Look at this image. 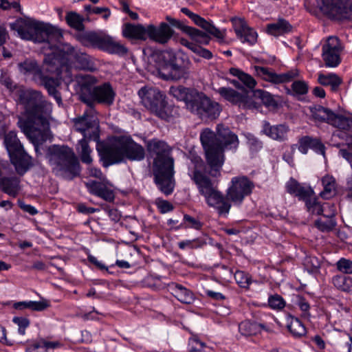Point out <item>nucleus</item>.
Wrapping results in <instances>:
<instances>
[{"instance_id":"1","label":"nucleus","mask_w":352,"mask_h":352,"mask_svg":"<svg viewBox=\"0 0 352 352\" xmlns=\"http://www.w3.org/2000/svg\"><path fill=\"white\" fill-rule=\"evenodd\" d=\"M188 176L197 186L200 195L204 197L206 204L214 208L220 217H227L232 204L240 206L254 188V182L248 177H234L224 195L214 187L211 179L205 174V164L199 156L191 155Z\"/></svg>"},{"instance_id":"2","label":"nucleus","mask_w":352,"mask_h":352,"mask_svg":"<svg viewBox=\"0 0 352 352\" xmlns=\"http://www.w3.org/2000/svg\"><path fill=\"white\" fill-rule=\"evenodd\" d=\"M18 67L21 73L32 74V81L38 86L43 87L58 105L62 104L61 94L58 88L62 82L67 85L72 82L71 67L67 60H58L54 55L51 59L50 57L45 59L42 68L36 60L30 59L19 63Z\"/></svg>"},{"instance_id":"3","label":"nucleus","mask_w":352,"mask_h":352,"mask_svg":"<svg viewBox=\"0 0 352 352\" xmlns=\"http://www.w3.org/2000/svg\"><path fill=\"white\" fill-rule=\"evenodd\" d=\"M200 140L206 154V159L212 177L220 175L224 163L225 150H236L239 144L237 135L228 127L217 124V133L207 128L200 134Z\"/></svg>"},{"instance_id":"4","label":"nucleus","mask_w":352,"mask_h":352,"mask_svg":"<svg viewBox=\"0 0 352 352\" xmlns=\"http://www.w3.org/2000/svg\"><path fill=\"white\" fill-rule=\"evenodd\" d=\"M146 146L148 155L153 160L154 181L162 192L169 195L173 192L175 184L171 148L166 142L157 138L146 141Z\"/></svg>"},{"instance_id":"5","label":"nucleus","mask_w":352,"mask_h":352,"mask_svg":"<svg viewBox=\"0 0 352 352\" xmlns=\"http://www.w3.org/2000/svg\"><path fill=\"white\" fill-rule=\"evenodd\" d=\"M169 94L177 100L184 101L186 109L204 122L216 120L221 111L218 102L194 88L182 85L172 86Z\"/></svg>"},{"instance_id":"6","label":"nucleus","mask_w":352,"mask_h":352,"mask_svg":"<svg viewBox=\"0 0 352 352\" xmlns=\"http://www.w3.org/2000/svg\"><path fill=\"white\" fill-rule=\"evenodd\" d=\"M10 29L24 40L47 43L52 50L59 48L63 38L60 30L31 18H19L10 24Z\"/></svg>"},{"instance_id":"7","label":"nucleus","mask_w":352,"mask_h":352,"mask_svg":"<svg viewBox=\"0 0 352 352\" xmlns=\"http://www.w3.org/2000/svg\"><path fill=\"white\" fill-rule=\"evenodd\" d=\"M146 155L144 148L135 142L130 135L113 137L111 144L102 151L103 165L108 166L124 160L140 162Z\"/></svg>"},{"instance_id":"8","label":"nucleus","mask_w":352,"mask_h":352,"mask_svg":"<svg viewBox=\"0 0 352 352\" xmlns=\"http://www.w3.org/2000/svg\"><path fill=\"white\" fill-rule=\"evenodd\" d=\"M45 156L56 176L72 180L80 175V162L74 150L68 146L52 145L47 148Z\"/></svg>"},{"instance_id":"9","label":"nucleus","mask_w":352,"mask_h":352,"mask_svg":"<svg viewBox=\"0 0 352 352\" xmlns=\"http://www.w3.org/2000/svg\"><path fill=\"white\" fill-rule=\"evenodd\" d=\"M17 102L22 107L24 115H28L34 122H43L48 120L52 104L46 100L41 91L19 88Z\"/></svg>"},{"instance_id":"10","label":"nucleus","mask_w":352,"mask_h":352,"mask_svg":"<svg viewBox=\"0 0 352 352\" xmlns=\"http://www.w3.org/2000/svg\"><path fill=\"white\" fill-rule=\"evenodd\" d=\"M174 34L168 24L162 22L158 27L150 24L146 28L141 24L124 23L122 35L127 38L145 41L147 37L160 44L167 43Z\"/></svg>"},{"instance_id":"11","label":"nucleus","mask_w":352,"mask_h":352,"mask_svg":"<svg viewBox=\"0 0 352 352\" xmlns=\"http://www.w3.org/2000/svg\"><path fill=\"white\" fill-rule=\"evenodd\" d=\"M142 104L160 119L169 120L173 117L172 109L168 105L166 96L158 88L150 86L142 87L138 92Z\"/></svg>"},{"instance_id":"12","label":"nucleus","mask_w":352,"mask_h":352,"mask_svg":"<svg viewBox=\"0 0 352 352\" xmlns=\"http://www.w3.org/2000/svg\"><path fill=\"white\" fill-rule=\"evenodd\" d=\"M304 6L309 12L318 17L352 19V1H305Z\"/></svg>"},{"instance_id":"13","label":"nucleus","mask_w":352,"mask_h":352,"mask_svg":"<svg viewBox=\"0 0 352 352\" xmlns=\"http://www.w3.org/2000/svg\"><path fill=\"white\" fill-rule=\"evenodd\" d=\"M73 122L75 130L84 137L96 142L99 140V121L94 107H88L82 116L73 120Z\"/></svg>"},{"instance_id":"14","label":"nucleus","mask_w":352,"mask_h":352,"mask_svg":"<svg viewBox=\"0 0 352 352\" xmlns=\"http://www.w3.org/2000/svg\"><path fill=\"white\" fill-rule=\"evenodd\" d=\"M114 97L115 93L109 83H104L93 89H82L80 94V100L89 107H94L96 102L111 105Z\"/></svg>"},{"instance_id":"15","label":"nucleus","mask_w":352,"mask_h":352,"mask_svg":"<svg viewBox=\"0 0 352 352\" xmlns=\"http://www.w3.org/2000/svg\"><path fill=\"white\" fill-rule=\"evenodd\" d=\"M215 91L226 100L240 108L258 110L261 107L260 102L250 97L245 89H243L242 92H239L231 87H221Z\"/></svg>"},{"instance_id":"16","label":"nucleus","mask_w":352,"mask_h":352,"mask_svg":"<svg viewBox=\"0 0 352 352\" xmlns=\"http://www.w3.org/2000/svg\"><path fill=\"white\" fill-rule=\"evenodd\" d=\"M344 45L335 36H329L322 47V58L327 67H336L341 61Z\"/></svg>"},{"instance_id":"17","label":"nucleus","mask_w":352,"mask_h":352,"mask_svg":"<svg viewBox=\"0 0 352 352\" xmlns=\"http://www.w3.org/2000/svg\"><path fill=\"white\" fill-rule=\"evenodd\" d=\"M60 52L63 54L61 57L56 58L58 60H61L63 58L67 60L69 65L71 67V71L72 72V67L69 60V56H74L75 59V67L80 70H87L93 72L96 69V65L90 56L86 53L77 51L75 47L68 43L63 45L62 48L60 49ZM73 75V74L72 73Z\"/></svg>"},{"instance_id":"18","label":"nucleus","mask_w":352,"mask_h":352,"mask_svg":"<svg viewBox=\"0 0 352 352\" xmlns=\"http://www.w3.org/2000/svg\"><path fill=\"white\" fill-rule=\"evenodd\" d=\"M237 37L243 42L254 45L257 40V33L249 28L244 19L234 17L231 19Z\"/></svg>"},{"instance_id":"19","label":"nucleus","mask_w":352,"mask_h":352,"mask_svg":"<svg viewBox=\"0 0 352 352\" xmlns=\"http://www.w3.org/2000/svg\"><path fill=\"white\" fill-rule=\"evenodd\" d=\"M9 156L16 173L20 175H24L33 166L32 158L28 154L24 148Z\"/></svg>"},{"instance_id":"20","label":"nucleus","mask_w":352,"mask_h":352,"mask_svg":"<svg viewBox=\"0 0 352 352\" xmlns=\"http://www.w3.org/2000/svg\"><path fill=\"white\" fill-rule=\"evenodd\" d=\"M25 116V119L19 117L17 122L18 126L21 129V130L28 137H32V133L33 132V129L36 130H45L49 128V120H46L45 122H34V120H31L28 115H24Z\"/></svg>"},{"instance_id":"21","label":"nucleus","mask_w":352,"mask_h":352,"mask_svg":"<svg viewBox=\"0 0 352 352\" xmlns=\"http://www.w3.org/2000/svg\"><path fill=\"white\" fill-rule=\"evenodd\" d=\"M160 77L166 80H179L181 79H186L189 76V71L184 65H180L177 61L172 63V65L168 67V72L164 73L162 71L159 72Z\"/></svg>"},{"instance_id":"22","label":"nucleus","mask_w":352,"mask_h":352,"mask_svg":"<svg viewBox=\"0 0 352 352\" xmlns=\"http://www.w3.org/2000/svg\"><path fill=\"white\" fill-rule=\"evenodd\" d=\"M255 72L262 79L274 84L286 82V74H277L272 69L265 67L254 66Z\"/></svg>"},{"instance_id":"23","label":"nucleus","mask_w":352,"mask_h":352,"mask_svg":"<svg viewBox=\"0 0 352 352\" xmlns=\"http://www.w3.org/2000/svg\"><path fill=\"white\" fill-rule=\"evenodd\" d=\"M20 180L16 177H3L0 179V190L12 197H16L20 190Z\"/></svg>"},{"instance_id":"24","label":"nucleus","mask_w":352,"mask_h":352,"mask_svg":"<svg viewBox=\"0 0 352 352\" xmlns=\"http://www.w3.org/2000/svg\"><path fill=\"white\" fill-rule=\"evenodd\" d=\"M192 21L199 27L204 29L208 34L214 36L217 38H223L225 36V31H221L216 28L213 24L206 21L197 14H192L190 17Z\"/></svg>"},{"instance_id":"25","label":"nucleus","mask_w":352,"mask_h":352,"mask_svg":"<svg viewBox=\"0 0 352 352\" xmlns=\"http://www.w3.org/2000/svg\"><path fill=\"white\" fill-rule=\"evenodd\" d=\"M3 143L9 155L24 148L14 131H10L4 134Z\"/></svg>"},{"instance_id":"26","label":"nucleus","mask_w":352,"mask_h":352,"mask_svg":"<svg viewBox=\"0 0 352 352\" xmlns=\"http://www.w3.org/2000/svg\"><path fill=\"white\" fill-rule=\"evenodd\" d=\"M170 289L173 295L181 302L190 304L194 300L193 293L181 285L172 283Z\"/></svg>"},{"instance_id":"27","label":"nucleus","mask_w":352,"mask_h":352,"mask_svg":"<svg viewBox=\"0 0 352 352\" xmlns=\"http://www.w3.org/2000/svg\"><path fill=\"white\" fill-rule=\"evenodd\" d=\"M262 132L274 140L283 141L286 135V126L284 124L271 126L268 122L264 121Z\"/></svg>"},{"instance_id":"28","label":"nucleus","mask_w":352,"mask_h":352,"mask_svg":"<svg viewBox=\"0 0 352 352\" xmlns=\"http://www.w3.org/2000/svg\"><path fill=\"white\" fill-rule=\"evenodd\" d=\"M50 307V303L46 300L41 301H21L13 304V308L16 310L30 309L34 311H42Z\"/></svg>"},{"instance_id":"29","label":"nucleus","mask_w":352,"mask_h":352,"mask_svg":"<svg viewBox=\"0 0 352 352\" xmlns=\"http://www.w3.org/2000/svg\"><path fill=\"white\" fill-rule=\"evenodd\" d=\"M318 82L323 86H329L331 91H337L342 83V78L335 73L327 74L320 73L318 76Z\"/></svg>"},{"instance_id":"30","label":"nucleus","mask_w":352,"mask_h":352,"mask_svg":"<svg viewBox=\"0 0 352 352\" xmlns=\"http://www.w3.org/2000/svg\"><path fill=\"white\" fill-rule=\"evenodd\" d=\"M102 50L121 56H124L128 52V50L124 45L110 36H106Z\"/></svg>"},{"instance_id":"31","label":"nucleus","mask_w":352,"mask_h":352,"mask_svg":"<svg viewBox=\"0 0 352 352\" xmlns=\"http://www.w3.org/2000/svg\"><path fill=\"white\" fill-rule=\"evenodd\" d=\"M311 118L316 121H324L330 124L333 112L320 105L309 107Z\"/></svg>"},{"instance_id":"32","label":"nucleus","mask_w":352,"mask_h":352,"mask_svg":"<svg viewBox=\"0 0 352 352\" xmlns=\"http://www.w3.org/2000/svg\"><path fill=\"white\" fill-rule=\"evenodd\" d=\"M89 138H83L78 141L77 145V151L80 154V160L82 163L90 164L92 162V157H91V149L89 146V141H91Z\"/></svg>"},{"instance_id":"33","label":"nucleus","mask_w":352,"mask_h":352,"mask_svg":"<svg viewBox=\"0 0 352 352\" xmlns=\"http://www.w3.org/2000/svg\"><path fill=\"white\" fill-rule=\"evenodd\" d=\"M254 96L270 109L275 110L280 105L279 101L267 91L258 89L254 92Z\"/></svg>"},{"instance_id":"34","label":"nucleus","mask_w":352,"mask_h":352,"mask_svg":"<svg viewBox=\"0 0 352 352\" xmlns=\"http://www.w3.org/2000/svg\"><path fill=\"white\" fill-rule=\"evenodd\" d=\"M323 190L320 192V196L328 199L336 195V179L330 175H326L322 179Z\"/></svg>"},{"instance_id":"35","label":"nucleus","mask_w":352,"mask_h":352,"mask_svg":"<svg viewBox=\"0 0 352 352\" xmlns=\"http://www.w3.org/2000/svg\"><path fill=\"white\" fill-rule=\"evenodd\" d=\"M287 192L298 197L299 199H305L309 194H313L311 188H305L301 186L300 184L293 178H291L287 184Z\"/></svg>"},{"instance_id":"36","label":"nucleus","mask_w":352,"mask_h":352,"mask_svg":"<svg viewBox=\"0 0 352 352\" xmlns=\"http://www.w3.org/2000/svg\"><path fill=\"white\" fill-rule=\"evenodd\" d=\"M106 36H101L94 32H88L82 36L81 43L85 46H91L102 49Z\"/></svg>"},{"instance_id":"37","label":"nucleus","mask_w":352,"mask_h":352,"mask_svg":"<svg viewBox=\"0 0 352 352\" xmlns=\"http://www.w3.org/2000/svg\"><path fill=\"white\" fill-rule=\"evenodd\" d=\"M287 329L295 338H300L306 334V329L296 318L287 316Z\"/></svg>"},{"instance_id":"38","label":"nucleus","mask_w":352,"mask_h":352,"mask_svg":"<svg viewBox=\"0 0 352 352\" xmlns=\"http://www.w3.org/2000/svg\"><path fill=\"white\" fill-rule=\"evenodd\" d=\"M185 34L188 35L196 44L208 45L210 41V37L208 34L190 26L186 28Z\"/></svg>"},{"instance_id":"39","label":"nucleus","mask_w":352,"mask_h":352,"mask_svg":"<svg viewBox=\"0 0 352 352\" xmlns=\"http://www.w3.org/2000/svg\"><path fill=\"white\" fill-rule=\"evenodd\" d=\"M229 73L231 75L237 77L238 79L250 89H254L256 84V80L252 76L243 72L238 68L231 67L229 69Z\"/></svg>"},{"instance_id":"40","label":"nucleus","mask_w":352,"mask_h":352,"mask_svg":"<svg viewBox=\"0 0 352 352\" xmlns=\"http://www.w3.org/2000/svg\"><path fill=\"white\" fill-rule=\"evenodd\" d=\"M261 329H265L263 324L250 321H243L239 324V332L245 336L256 335L260 331Z\"/></svg>"},{"instance_id":"41","label":"nucleus","mask_w":352,"mask_h":352,"mask_svg":"<svg viewBox=\"0 0 352 352\" xmlns=\"http://www.w3.org/2000/svg\"><path fill=\"white\" fill-rule=\"evenodd\" d=\"M302 199L305 201L308 212L311 214L320 215L323 211H326V206L322 205L316 197H312V194Z\"/></svg>"},{"instance_id":"42","label":"nucleus","mask_w":352,"mask_h":352,"mask_svg":"<svg viewBox=\"0 0 352 352\" xmlns=\"http://www.w3.org/2000/svg\"><path fill=\"white\" fill-rule=\"evenodd\" d=\"M330 124L343 131H349L352 128V118L349 116L337 115L333 113Z\"/></svg>"},{"instance_id":"43","label":"nucleus","mask_w":352,"mask_h":352,"mask_svg":"<svg viewBox=\"0 0 352 352\" xmlns=\"http://www.w3.org/2000/svg\"><path fill=\"white\" fill-rule=\"evenodd\" d=\"M266 32L269 34L274 36L284 34L286 32V21L281 19L276 22L267 24L266 26Z\"/></svg>"},{"instance_id":"44","label":"nucleus","mask_w":352,"mask_h":352,"mask_svg":"<svg viewBox=\"0 0 352 352\" xmlns=\"http://www.w3.org/2000/svg\"><path fill=\"white\" fill-rule=\"evenodd\" d=\"M302 142L316 153L324 156L325 147L319 140L305 137L302 139Z\"/></svg>"},{"instance_id":"45","label":"nucleus","mask_w":352,"mask_h":352,"mask_svg":"<svg viewBox=\"0 0 352 352\" xmlns=\"http://www.w3.org/2000/svg\"><path fill=\"white\" fill-rule=\"evenodd\" d=\"M303 265L309 273H316L320 267V261L314 256H307L303 261Z\"/></svg>"},{"instance_id":"46","label":"nucleus","mask_w":352,"mask_h":352,"mask_svg":"<svg viewBox=\"0 0 352 352\" xmlns=\"http://www.w3.org/2000/svg\"><path fill=\"white\" fill-rule=\"evenodd\" d=\"M66 21L67 24L77 30H82L84 29L83 19L76 13L70 12L66 16Z\"/></svg>"},{"instance_id":"47","label":"nucleus","mask_w":352,"mask_h":352,"mask_svg":"<svg viewBox=\"0 0 352 352\" xmlns=\"http://www.w3.org/2000/svg\"><path fill=\"white\" fill-rule=\"evenodd\" d=\"M349 276H344L342 275H337L333 277L332 283L333 285L338 289L350 292L349 290Z\"/></svg>"},{"instance_id":"48","label":"nucleus","mask_w":352,"mask_h":352,"mask_svg":"<svg viewBox=\"0 0 352 352\" xmlns=\"http://www.w3.org/2000/svg\"><path fill=\"white\" fill-rule=\"evenodd\" d=\"M236 283L242 288H248L252 280L250 275L243 271L237 270L234 274Z\"/></svg>"},{"instance_id":"49","label":"nucleus","mask_w":352,"mask_h":352,"mask_svg":"<svg viewBox=\"0 0 352 352\" xmlns=\"http://www.w3.org/2000/svg\"><path fill=\"white\" fill-rule=\"evenodd\" d=\"M291 91L294 96L305 95L308 91V85L304 80H295L291 86Z\"/></svg>"},{"instance_id":"50","label":"nucleus","mask_w":352,"mask_h":352,"mask_svg":"<svg viewBox=\"0 0 352 352\" xmlns=\"http://www.w3.org/2000/svg\"><path fill=\"white\" fill-rule=\"evenodd\" d=\"M189 351L191 352H208L206 350V346L197 337H192L188 341Z\"/></svg>"},{"instance_id":"51","label":"nucleus","mask_w":352,"mask_h":352,"mask_svg":"<svg viewBox=\"0 0 352 352\" xmlns=\"http://www.w3.org/2000/svg\"><path fill=\"white\" fill-rule=\"evenodd\" d=\"M0 83L4 85L8 90L12 92L16 91V96H18V89L24 88L23 86H19L14 83L12 80L6 74H1L0 76Z\"/></svg>"},{"instance_id":"52","label":"nucleus","mask_w":352,"mask_h":352,"mask_svg":"<svg viewBox=\"0 0 352 352\" xmlns=\"http://www.w3.org/2000/svg\"><path fill=\"white\" fill-rule=\"evenodd\" d=\"M85 10L89 13L101 14L102 18L107 19L110 16V10L107 7H98L92 5H87L85 6Z\"/></svg>"},{"instance_id":"53","label":"nucleus","mask_w":352,"mask_h":352,"mask_svg":"<svg viewBox=\"0 0 352 352\" xmlns=\"http://www.w3.org/2000/svg\"><path fill=\"white\" fill-rule=\"evenodd\" d=\"M338 271L343 274H352V261L345 258H341L336 264Z\"/></svg>"},{"instance_id":"54","label":"nucleus","mask_w":352,"mask_h":352,"mask_svg":"<svg viewBox=\"0 0 352 352\" xmlns=\"http://www.w3.org/2000/svg\"><path fill=\"white\" fill-rule=\"evenodd\" d=\"M43 344V338L28 341L25 352H44Z\"/></svg>"},{"instance_id":"55","label":"nucleus","mask_w":352,"mask_h":352,"mask_svg":"<svg viewBox=\"0 0 352 352\" xmlns=\"http://www.w3.org/2000/svg\"><path fill=\"white\" fill-rule=\"evenodd\" d=\"M317 228L322 232H329L336 226V221L333 219H327L324 221L321 219L316 221Z\"/></svg>"},{"instance_id":"56","label":"nucleus","mask_w":352,"mask_h":352,"mask_svg":"<svg viewBox=\"0 0 352 352\" xmlns=\"http://www.w3.org/2000/svg\"><path fill=\"white\" fill-rule=\"evenodd\" d=\"M184 223L185 226L189 228H193L195 230H200L203 226V223L196 218H194L189 214H184Z\"/></svg>"},{"instance_id":"57","label":"nucleus","mask_w":352,"mask_h":352,"mask_svg":"<svg viewBox=\"0 0 352 352\" xmlns=\"http://www.w3.org/2000/svg\"><path fill=\"white\" fill-rule=\"evenodd\" d=\"M104 184V182L91 180L89 182H85V186L91 194L97 196L100 190H102V188Z\"/></svg>"},{"instance_id":"58","label":"nucleus","mask_w":352,"mask_h":352,"mask_svg":"<svg viewBox=\"0 0 352 352\" xmlns=\"http://www.w3.org/2000/svg\"><path fill=\"white\" fill-rule=\"evenodd\" d=\"M97 197H99L107 201H113L115 199L114 192L107 186V182H105L102 190H100L99 193L97 195Z\"/></svg>"},{"instance_id":"59","label":"nucleus","mask_w":352,"mask_h":352,"mask_svg":"<svg viewBox=\"0 0 352 352\" xmlns=\"http://www.w3.org/2000/svg\"><path fill=\"white\" fill-rule=\"evenodd\" d=\"M12 321L18 325L19 333L21 335H25V329L30 325V320L23 317H14Z\"/></svg>"},{"instance_id":"60","label":"nucleus","mask_w":352,"mask_h":352,"mask_svg":"<svg viewBox=\"0 0 352 352\" xmlns=\"http://www.w3.org/2000/svg\"><path fill=\"white\" fill-rule=\"evenodd\" d=\"M269 306L274 309H281L285 307V302L278 295L272 296L268 299Z\"/></svg>"},{"instance_id":"61","label":"nucleus","mask_w":352,"mask_h":352,"mask_svg":"<svg viewBox=\"0 0 352 352\" xmlns=\"http://www.w3.org/2000/svg\"><path fill=\"white\" fill-rule=\"evenodd\" d=\"M248 144L250 149L253 151H258L263 147V143L257 138L252 134L247 136Z\"/></svg>"},{"instance_id":"62","label":"nucleus","mask_w":352,"mask_h":352,"mask_svg":"<svg viewBox=\"0 0 352 352\" xmlns=\"http://www.w3.org/2000/svg\"><path fill=\"white\" fill-rule=\"evenodd\" d=\"M219 278L224 282H230L233 276V271L227 266L222 265L219 269Z\"/></svg>"},{"instance_id":"63","label":"nucleus","mask_w":352,"mask_h":352,"mask_svg":"<svg viewBox=\"0 0 352 352\" xmlns=\"http://www.w3.org/2000/svg\"><path fill=\"white\" fill-rule=\"evenodd\" d=\"M162 58L166 63L168 67L172 65V63H175L177 61V58L175 56V53L172 50H166L161 54Z\"/></svg>"},{"instance_id":"64","label":"nucleus","mask_w":352,"mask_h":352,"mask_svg":"<svg viewBox=\"0 0 352 352\" xmlns=\"http://www.w3.org/2000/svg\"><path fill=\"white\" fill-rule=\"evenodd\" d=\"M292 300L300 307L302 311L306 312L309 309V304L302 296L299 295H295L294 296Z\"/></svg>"}]
</instances>
